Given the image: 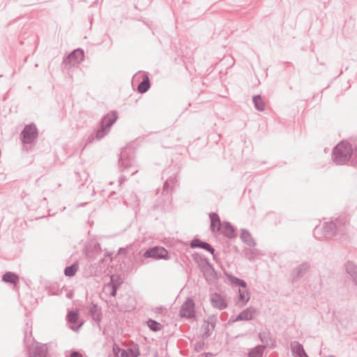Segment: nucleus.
<instances>
[{
  "mask_svg": "<svg viewBox=\"0 0 357 357\" xmlns=\"http://www.w3.org/2000/svg\"><path fill=\"white\" fill-rule=\"evenodd\" d=\"M346 234L347 219L344 216L332 218L331 221L324 222L322 226L317 225L313 230L314 238L319 241L334 236H339L340 241L345 240Z\"/></svg>",
  "mask_w": 357,
  "mask_h": 357,
  "instance_id": "nucleus-1",
  "label": "nucleus"
},
{
  "mask_svg": "<svg viewBox=\"0 0 357 357\" xmlns=\"http://www.w3.org/2000/svg\"><path fill=\"white\" fill-rule=\"evenodd\" d=\"M142 139L143 137H139L121 149L119 158V167L121 172H128L135 167L136 162L135 150Z\"/></svg>",
  "mask_w": 357,
  "mask_h": 357,
  "instance_id": "nucleus-2",
  "label": "nucleus"
},
{
  "mask_svg": "<svg viewBox=\"0 0 357 357\" xmlns=\"http://www.w3.org/2000/svg\"><path fill=\"white\" fill-rule=\"evenodd\" d=\"M352 143L342 139L333 149L331 159L337 165H344L351 163Z\"/></svg>",
  "mask_w": 357,
  "mask_h": 357,
  "instance_id": "nucleus-3",
  "label": "nucleus"
},
{
  "mask_svg": "<svg viewBox=\"0 0 357 357\" xmlns=\"http://www.w3.org/2000/svg\"><path fill=\"white\" fill-rule=\"evenodd\" d=\"M31 337V331L28 335L27 331H25L24 344L26 349V357H46L48 353L47 344L36 342L34 340L29 344Z\"/></svg>",
  "mask_w": 357,
  "mask_h": 357,
  "instance_id": "nucleus-4",
  "label": "nucleus"
},
{
  "mask_svg": "<svg viewBox=\"0 0 357 357\" xmlns=\"http://www.w3.org/2000/svg\"><path fill=\"white\" fill-rule=\"evenodd\" d=\"M172 195L165 194V197H159L152 205L151 210L153 215L158 219L162 214L169 212L172 204Z\"/></svg>",
  "mask_w": 357,
  "mask_h": 357,
  "instance_id": "nucleus-5",
  "label": "nucleus"
},
{
  "mask_svg": "<svg viewBox=\"0 0 357 357\" xmlns=\"http://www.w3.org/2000/svg\"><path fill=\"white\" fill-rule=\"evenodd\" d=\"M179 316L188 319H195L196 317L195 303L191 297H188L181 305Z\"/></svg>",
  "mask_w": 357,
  "mask_h": 357,
  "instance_id": "nucleus-6",
  "label": "nucleus"
},
{
  "mask_svg": "<svg viewBox=\"0 0 357 357\" xmlns=\"http://www.w3.org/2000/svg\"><path fill=\"white\" fill-rule=\"evenodd\" d=\"M118 119L117 112L115 111L111 112L104 116L100 121V128L96 134H107L110 131L112 125Z\"/></svg>",
  "mask_w": 357,
  "mask_h": 357,
  "instance_id": "nucleus-7",
  "label": "nucleus"
},
{
  "mask_svg": "<svg viewBox=\"0 0 357 357\" xmlns=\"http://www.w3.org/2000/svg\"><path fill=\"white\" fill-rule=\"evenodd\" d=\"M143 258L167 260L169 259V255L168 251L165 248L155 246L145 250V252L143 253Z\"/></svg>",
  "mask_w": 357,
  "mask_h": 357,
  "instance_id": "nucleus-8",
  "label": "nucleus"
},
{
  "mask_svg": "<svg viewBox=\"0 0 357 357\" xmlns=\"http://www.w3.org/2000/svg\"><path fill=\"white\" fill-rule=\"evenodd\" d=\"M66 319L69 328L75 332H78L84 324L77 310H68Z\"/></svg>",
  "mask_w": 357,
  "mask_h": 357,
  "instance_id": "nucleus-9",
  "label": "nucleus"
},
{
  "mask_svg": "<svg viewBox=\"0 0 357 357\" xmlns=\"http://www.w3.org/2000/svg\"><path fill=\"white\" fill-rule=\"evenodd\" d=\"M84 52L81 48L74 50L63 59V63L69 67L79 64L84 60Z\"/></svg>",
  "mask_w": 357,
  "mask_h": 357,
  "instance_id": "nucleus-10",
  "label": "nucleus"
},
{
  "mask_svg": "<svg viewBox=\"0 0 357 357\" xmlns=\"http://www.w3.org/2000/svg\"><path fill=\"white\" fill-rule=\"evenodd\" d=\"M310 269V264L307 261L303 262L302 264L293 268L291 272V282H297L307 273Z\"/></svg>",
  "mask_w": 357,
  "mask_h": 357,
  "instance_id": "nucleus-11",
  "label": "nucleus"
},
{
  "mask_svg": "<svg viewBox=\"0 0 357 357\" xmlns=\"http://www.w3.org/2000/svg\"><path fill=\"white\" fill-rule=\"evenodd\" d=\"M87 311L92 321L95 324H96L98 328L100 329V323L102 319V312L101 307L96 303H91L87 306Z\"/></svg>",
  "mask_w": 357,
  "mask_h": 357,
  "instance_id": "nucleus-12",
  "label": "nucleus"
},
{
  "mask_svg": "<svg viewBox=\"0 0 357 357\" xmlns=\"http://www.w3.org/2000/svg\"><path fill=\"white\" fill-rule=\"evenodd\" d=\"M199 271L203 273L206 282H211L218 279V273L211 262H207L206 266L200 265Z\"/></svg>",
  "mask_w": 357,
  "mask_h": 357,
  "instance_id": "nucleus-13",
  "label": "nucleus"
},
{
  "mask_svg": "<svg viewBox=\"0 0 357 357\" xmlns=\"http://www.w3.org/2000/svg\"><path fill=\"white\" fill-rule=\"evenodd\" d=\"M184 245H188V243L182 242ZM189 245L190 248L195 249H204L208 252H214V248L208 242L201 240L198 236H195L192 240L190 242Z\"/></svg>",
  "mask_w": 357,
  "mask_h": 357,
  "instance_id": "nucleus-14",
  "label": "nucleus"
},
{
  "mask_svg": "<svg viewBox=\"0 0 357 357\" xmlns=\"http://www.w3.org/2000/svg\"><path fill=\"white\" fill-rule=\"evenodd\" d=\"M38 137V135H20L22 151H32L37 142Z\"/></svg>",
  "mask_w": 357,
  "mask_h": 357,
  "instance_id": "nucleus-15",
  "label": "nucleus"
},
{
  "mask_svg": "<svg viewBox=\"0 0 357 357\" xmlns=\"http://www.w3.org/2000/svg\"><path fill=\"white\" fill-rule=\"evenodd\" d=\"M211 305L220 310H225L228 306L227 300L219 293H214L210 297Z\"/></svg>",
  "mask_w": 357,
  "mask_h": 357,
  "instance_id": "nucleus-16",
  "label": "nucleus"
},
{
  "mask_svg": "<svg viewBox=\"0 0 357 357\" xmlns=\"http://www.w3.org/2000/svg\"><path fill=\"white\" fill-rule=\"evenodd\" d=\"M228 238H234L237 236V229L228 221H223L221 229L218 231Z\"/></svg>",
  "mask_w": 357,
  "mask_h": 357,
  "instance_id": "nucleus-17",
  "label": "nucleus"
},
{
  "mask_svg": "<svg viewBox=\"0 0 357 357\" xmlns=\"http://www.w3.org/2000/svg\"><path fill=\"white\" fill-rule=\"evenodd\" d=\"M258 314L257 310L252 307L250 306L243 310L237 314V319H240L241 321H252L253 320L256 315Z\"/></svg>",
  "mask_w": 357,
  "mask_h": 357,
  "instance_id": "nucleus-18",
  "label": "nucleus"
},
{
  "mask_svg": "<svg viewBox=\"0 0 357 357\" xmlns=\"http://www.w3.org/2000/svg\"><path fill=\"white\" fill-rule=\"evenodd\" d=\"M240 238L243 243L250 248H255L257 245L255 240L252 236L251 233L247 229H241L240 233Z\"/></svg>",
  "mask_w": 357,
  "mask_h": 357,
  "instance_id": "nucleus-19",
  "label": "nucleus"
},
{
  "mask_svg": "<svg viewBox=\"0 0 357 357\" xmlns=\"http://www.w3.org/2000/svg\"><path fill=\"white\" fill-rule=\"evenodd\" d=\"M211 225L210 229L213 233L218 232L221 229L222 222L220 221V218L217 213L211 212L208 214Z\"/></svg>",
  "mask_w": 357,
  "mask_h": 357,
  "instance_id": "nucleus-20",
  "label": "nucleus"
},
{
  "mask_svg": "<svg viewBox=\"0 0 357 357\" xmlns=\"http://www.w3.org/2000/svg\"><path fill=\"white\" fill-rule=\"evenodd\" d=\"M141 355L139 347L137 344H133L126 349H122L121 357H139Z\"/></svg>",
  "mask_w": 357,
  "mask_h": 357,
  "instance_id": "nucleus-21",
  "label": "nucleus"
},
{
  "mask_svg": "<svg viewBox=\"0 0 357 357\" xmlns=\"http://www.w3.org/2000/svg\"><path fill=\"white\" fill-rule=\"evenodd\" d=\"M345 271L352 279L355 286H357V265L351 261H348L345 265Z\"/></svg>",
  "mask_w": 357,
  "mask_h": 357,
  "instance_id": "nucleus-22",
  "label": "nucleus"
},
{
  "mask_svg": "<svg viewBox=\"0 0 357 357\" xmlns=\"http://www.w3.org/2000/svg\"><path fill=\"white\" fill-rule=\"evenodd\" d=\"M139 199L138 198L137 194L134 192H132L129 195V197L124 199V204L132 208L134 211H137L139 206Z\"/></svg>",
  "mask_w": 357,
  "mask_h": 357,
  "instance_id": "nucleus-23",
  "label": "nucleus"
},
{
  "mask_svg": "<svg viewBox=\"0 0 357 357\" xmlns=\"http://www.w3.org/2000/svg\"><path fill=\"white\" fill-rule=\"evenodd\" d=\"M178 140L179 138H176L175 135H162L161 146L165 149H171L176 145V141Z\"/></svg>",
  "mask_w": 357,
  "mask_h": 357,
  "instance_id": "nucleus-24",
  "label": "nucleus"
},
{
  "mask_svg": "<svg viewBox=\"0 0 357 357\" xmlns=\"http://www.w3.org/2000/svg\"><path fill=\"white\" fill-rule=\"evenodd\" d=\"M266 345L257 344L250 349L247 354V357H263Z\"/></svg>",
  "mask_w": 357,
  "mask_h": 357,
  "instance_id": "nucleus-25",
  "label": "nucleus"
},
{
  "mask_svg": "<svg viewBox=\"0 0 357 357\" xmlns=\"http://www.w3.org/2000/svg\"><path fill=\"white\" fill-rule=\"evenodd\" d=\"M2 281L13 285L19 282V276L14 272L7 271L2 275Z\"/></svg>",
  "mask_w": 357,
  "mask_h": 357,
  "instance_id": "nucleus-26",
  "label": "nucleus"
},
{
  "mask_svg": "<svg viewBox=\"0 0 357 357\" xmlns=\"http://www.w3.org/2000/svg\"><path fill=\"white\" fill-rule=\"evenodd\" d=\"M243 255L249 261H253L259 256L261 255V251L259 249L253 248L250 249L248 248H245L243 250Z\"/></svg>",
  "mask_w": 357,
  "mask_h": 357,
  "instance_id": "nucleus-27",
  "label": "nucleus"
},
{
  "mask_svg": "<svg viewBox=\"0 0 357 357\" xmlns=\"http://www.w3.org/2000/svg\"><path fill=\"white\" fill-rule=\"evenodd\" d=\"M123 283V279L119 274H112L110 276V280L107 284V287H115L119 289Z\"/></svg>",
  "mask_w": 357,
  "mask_h": 357,
  "instance_id": "nucleus-28",
  "label": "nucleus"
},
{
  "mask_svg": "<svg viewBox=\"0 0 357 357\" xmlns=\"http://www.w3.org/2000/svg\"><path fill=\"white\" fill-rule=\"evenodd\" d=\"M151 87V82L149 77L147 75H144L142 82L139 84L137 86V91L140 93H144Z\"/></svg>",
  "mask_w": 357,
  "mask_h": 357,
  "instance_id": "nucleus-29",
  "label": "nucleus"
},
{
  "mask_svg": "<svg viewBox=\"0 0 357 357\" xmlns=\"http://www.w3.org/2000/svg\"><path fill=\"white\" fill-rule=\"evenodd\" d=\"M237 298L239 306H245L248 303L250 298L249 291L247 290L238 289Z\"/></svg>",
  "mask_w": 357,
  "mask_h": 357,
  "instance_id": "nucleus-30",
  "label": "nucleus"
},
{
  "mask_svg": "<svg viewBox=\"0 0 357 357\" xmlns=\"http://www.w3.org/2000/svg\"><path fill=\"white\" fill-rule=\"evenodd\" d=\"M192 257L193 261L197 264L198 268L199 269L200 265H204V266H206L207 262H210L209 259L206 257L204 255L199 253V252H194L192 255Z\"/></svg>",
  "mask_w": 357,
  "mask_h": 357,
  "instance_id": "nucleus-31",
  "label": "nucleus"
},
{
  "mask_svg": "<svg viewBox=\"0 0 357 357\" xmlns=\"http://www.w3.org/2000/svg\"><path fill=\"white\" fill-rule=\"evenodd\" d=\"M79 269V265L77 262H73L70 266H67L64 269V275L67 277L74 276Z\"/></svg>",
  "mask_w": 357,
  "mask_h": 357,
  "instance_id": "nucleus-32",
  "label": "nucleus"
},
{
  "mask_svg": "<svg viewBox=\"0 0 357 357\" xmlns=\"http://www.w3.org/2000/svg\"><path fill=\"white\" fill-rule=\"evenodd\" d=\"M146 325L153 332L160 331L163 328L162 324L153 319H148Z\"/></svg>",
  "mask_w": 357,
  "mask_h": 357,
  "instance_id": "nucleus-33",
  "label": "nucleus"
},
{
  "mask_svg": "<svg viewBox=\"0 0 357 357\" xmlns=\"http://www.w3.org/2000/svg\"><path fill=\"white\" fill-rule=\"evenodd\" d=\"M255 107L260 112L265 109V102L260 95H255L252 97Z\"/></svg>",
  "mask_w": 357,
  "mask_h": 357,
  "instance_id": "nucleus-34",
  "label": "nucleus"
},
{
  "mask_svg": "<svg viewBox=\"0 0 357 357\" xmlns=\"http://www.w3.org/2000/svg\"><path fill=\"white\" fill-rule=\"evenodd\" d=\"M291 351L293 356L299 354V353L305 354L303 346L298 341H293L291 342Z\"/></svg>",
  "mask_w": 357,
  "mask_h": 357,
  "instance_id": "nucleus-35",
  "label": "nucleus"
},
{
  "mask_svg": "<svg viewBox=\"0 0 357 357\" xmlns=\"http://www.w3.org/2000/svg\"><path fill=\"white\" fill-rule=\"evenodd\" d=\"M105 136V135H87V138L84 139L85 143L82 151H83L84 149H86L88 146H89L94 142L100 141Z\"/></svg>",
  "mask_w": 357,
  "mask_h": 357,
  "instance_id": "nucleus-36",
  "label": "nucleus"
},
{
  "mask_svg": "<svg viewBox=\"0 0 357 357\" xmlns=\"http://www.w3.org/2000/svg\"><path fill=\"white\" fill-rule=\"evenodd\" d=\"M175 178H170L169 179H167L166 181H165L163 184L162 191L161 193V196L165 197V194H169L171 195V190L172 188V183L174 182Z\"/></svg>",
  "mask_w": 357,
  "mask_h": 357,
  "instance_id": "nucleus-37",
  "label": "nucleus"
},
{
  "mask_svg": "<svg viewBox=\"0 0 357 357\" xmlns=\"http://www.w3.org/2000/svg\"><path fill=\"white\" fill-rule=\"evenodd\" d=\"M20 134H38L36 126L31 123L24 126Z\"/></svg>",
  "mask_w": 357,
  "mask_h": 357,
  "instance_id": "nucleus-38",
  "label": "nucleus"
},
{
  "mask_svg": "<svg viewBox=\"0 0 357 357\" xmlns=\"http://www.w3.org/2000/svg\"><path fill=\"white\" fill-rule=\"evenodd\" d=\"M258 337L259 340L262 343L261 345H266L267 348L268 345V342L271 338L270 333L265 331L259 332L258 334Z\"/></svg>",
  "mask_w": 357,
  "mask_h": 357,
  "instance_id": "nucleus-39",
  "label": "nucleus"
},
{
  "mask_svg": "<svg viewBox=\"0 0 357 357\" xmlns=\"http://www.w3.org/2000/svg\"><path fill=\"white\" fill-rule=\"evenodd\" d=\"M202 329L204 330V333L202 334V338L207 339L208 338L213 332V330L209 326V324H205L202 326Z\"/></svg>",
  "mask_w": 357,
  "mask_h": 357,
  "instance_id": "nucleus-40",
  "label": "nucleus"
},
{
  "mask_svg": "<svg viewBox=\"0 0 357 357\" xmlns=\"http://www.w3.org/2000/svg\"><path fill=\"white\" fill-rule=\"evenodd\" d=\"M351 165L357 167V143L352 144Z\"/></svg>",
  "mask_w": 357,
  "mask_h": 357,
  "instance_id": "nucleus-41",
  "label": "nucleus"
},
{
  "mask_svg": "<svg viewBox=\"0 0 357 357\" xmlns=\"http://www.w3.org/2000/svg\"><path fill=\"white\" fill-rule=\"evenodd\" d=\"M224 274L226 277L227 281L231 285L234 286L236 283V281L238 278L234 276L231 273L224 271Z\"/></svg>",
  "mask_w": 357,
  "mask_h": 357,
  "instance_id": "nucleus-42",
  "label": "nucleus"
},
{
  "mask_svg": "<svg viewBox=\"0 0 357 357\" xmlns=\"http://www.w3.org/2000/svg\"><path fill=\"white\" fill-rule=\"evenodd\" d=\"M204 340L205 339L202 338V340H200L197 341L194 344V351L195 352L199 353V352H200L202 350H203L204 349V347H205Z\"/></svg>",
  "mask_w": 357,
  "mask_h": 357,
  "instance_id": "nucleus-43",
  "label": "nucleus"
},
{
  "mask_svg": "<svg viewBox=\"0 0 357 357\" xmlns=\"http://www.w3.org/2000/svg\"><path fill=\"white\" fill-rule=\"evenodd\" d=\"M205 324H209L211 330H214L216 326L217 318L215 315L210 316L207 320H204Z\"/></svg>",
  "mask_w": 357,
  "mask_h": 357,
  "instance_id": "nucleus-44",
  "label": "nucleus"
},
{
  "mask_svg": "<svg viewBox=\"0 0 357 357\" xmlns=\"http://www.w3.org/2000/svg\"><path fill=\"white\" fill-rule=\"evenodd\" d=\"M91 252H94V255L100 254L102 252L100 244L98 242H95L93 245V249Z\"/></svg>",
  "mask_w": 357,
  "mask_h": 357,
  "instance_id": "nucleus-45",
  "label": "nucleus"
},
{
  "mask_svg": "<svg viewBox=\"0 0 357 357\" xmlns=\"http://www.w3.org/2000/svg\"><path fill=\"white\" fill-rule=\"evenodd\" d=\"M247 285H248L247 282L244 280L241 279V278H238L237 280L236 281L235 284L234 286V287L246 288Z\"/></svg>",
  "mask_w": 357,
  "mask_h": 357,
  "instance_id": "nucleus-46",
  "label": "nucleus"
},
{
  "mask_svg": "<svg viewBox=\"0 0 357 357\" xmlns=\"http://www.w3.org/2000/svg\"><path fill=\"white\" fill-rule=\"evenodd\" d=\"M112 260V254L106 252L103 259H100L102 263L111 262Z\"/></svg>",
  "mask_w": 357,
  "mask_h": 357,
  "instance_id": "nucleus-47",
  "label": "nucleus"
},
{
  "mask_svg": "<svg viewBox=\"0 0 357 357\" xmlns=\"http://www.w3.org/2000/svg\"><path fill=\"white\" fill-rule=\"evenodd\" d=\"M66 357H83V356L79 351H78L75 349H72L70 351V355Z\"/></svg>",
  "mask_w": 357,
  "mask_h": 357,
  "instance_id": "nucleus-48",
  "label": "nucleus"
},
{
  "mask_svg": "<svg viewBox=\"0 0 357 357\" xmlns=\"http://www.w3.org/2000/svg\"><path fill=\"white\" fill-rule=\"evenodd\" d=\"M109 288L110 289L109 296L112 297H116L117 295V291H118L119 289L115 288V287H109Z\"/></svg>",
  "mask_w": 357,
  "mask_h": 357,
  "instance_id": "nucleus-49",
  "label": "nucleus"
},
{
  "mask_svg": "<svg viewBox=\"0 0 357 357\" xmlns=\"http://www.w3.org/2000/svg\"><path fill=\"white\" fill-rule=\"evenodd\" d=\"M237 321H241V319H237V316H236V317H231L229 319V321H228V322H227V324H228V325H231V324H234V323H235V322H237Z\"/></svg>",
  "mask_w": 357,
  "mask_h": 357,
  "instance_id": "nucleus-50",
  "label": "nucleus"
},
{
  "mask_svg": "<svg viewBox=\"0 0 357 357\" xmlns=\"http://www.w3.org/2000/svg\"><path fill=\"white\" fill-rule=\"evenodd\" d=\"M121 349L120 348V347L115 344L114 346H113V351L115 354H118L119 352L121 353Z\"/></svg>",
  "mask_w": 357,
  "mask_h": 357,
  "instance_id": "nucleus-51",
  "label": "nucleus"
},
{
  "mask_svg": "<svg viewBox=\"0 0 357 357\" xmlns=\"http://www.w3.org/2000/svg\"><path fill=\"white\" fill-rule=\"evenodd\" d=\"M271 342L268 343V347L271 348V349H275L276 347V342H275V340L271 338V340H269Z\"/></svg>",
  "mask_w": 357,
  "mask_h": 357,
  "instance_id": "nucleus-52",
  "label": "nucleus"
},
{
  "mask_svg": "<svg viewBox=\"0 0 357 357\" xmlns=\"http://www.w3.org/2000/svg\"><path fill=\"white\" fill-rule=\"evenodd\" d=\"M214 356V354L212 352H204L201 354L198 357H213Z\"/></svg>",
  "mask_w": 357,
  "mask_h": 357,
  "instance_id": "nucleus-53",
  "label": "nucleus"
},
{
  "mask_svg": "<svg viewBox=\"0 0 357 357\" xmlns=\"http://www.w3.org/2000/svg\"><path fill=\"white\" fill-rule=\"evenodd\" d=\"M127 180V177L124 175H121L119 178V185H121L123 183H124Z\"/></svg>",
  "mask_w": 357,
  "mask_h": 357,
  "instance_id": "nucleus-54",
  "label": "nucleus"
},
{
  "mask_svg": "<svg viewBox=\"0 0 357 357\" xmlns=\"http://www.w3.org/2000/svg\"><path fill=\"white\" fill-rule=\"evenodd\" d=\"M164 310H165V308L163 306H160L155 308V312L158 314H162Z\"/></svg>",
  "mask_w": 357,
  "mask_h": 357,
  "instance_id": "nucleus-55",
  "label": "nucleus"
},
{
  "mask_svg": "<svg viewBox=\"0 0 357 357\" xmlns=\"http://www.w3.org/2000/svg\"><path fill=\"white\" fill-rule=\"evenodd\" d=\"M294 357H309L306 352L305 351V354L303 353H299V354H296L294 356Z\"/></svg>",
  "mask_w": 357,
  "mask_h": 357,
  "instance_id": "nucleus-56",
  "label": "nucleus"
},
{
  "mask_svg": "<svg viewBox=\"0 0 357 357\" xmlns=\"http://www.w3.org/2000/svg\"><path fill=\"white\" fill-rule=\"evenodd\" d=\"M127 252V250L126 248H120L119 250V253H122L123 255H126Z\"/></svg>",
  "mask_w": 357,
  "mask_h": 357,
  "instance_id": "nucleus-57",
  "label": "nucleus"
},
{
  "mask_svg": "<svg viewBox=\"0 0 357 357\" xmlns=\"http://www.w3.org/2000/svg\"><path fill=\"white\" fill-rule=\"evenodd\" d=\"M213 255V260H217L218 255L215 253V250L214 249V252H210Z\"/></svg>",
  "mask_w": 357,
  "mask_h": 357,
  "instance_id": "nucleus-58",
  "label": "nucleus"
},
{
  "mask_svg": "<svg viewBox=\"0 0 357 357\" xmlns=\"http://www.w3.org/2000/svg\"><path fill=\"white\" fill-rule=\"evenodd\" d=\"M73 296V293L72 291H69L66 294V297L68 298H72Z\"/></svg>",
  "mask_w": 357,
  "mask_h": 357,
  "instance_id": "nucleus-59",
  "label": "nucleus"
},
{
  "mask_svg": "<svg viewBox=\"0 0 357 357\" xmlns=\"http://www.w3.org/2000/svg\"><path fill=\"white\" fill-rule=\"evenodd\" d=\"M227 315V312H222L220 314L221 319H223L225 318V317H226Z\"/></svg>",
  "mask_w": 357,
  "mask_h": 357,
  "instance_id": "nucleus-60",
  "label": "nucleus"
},
{
  "mask_svg": "<svg viewBox=\"0 0 357 357\" xmlns=\"http://www.w3.org/2000/svg\"><path fill=\"white\" fill-rule=\"evenodd\" d=\"M82 176H83L84 177H85V182H86V181H87V177H88V176H89V175H88V174H87L86 172H84L82 173Z\"/></svg>",
  "mask_w": 357,
  "mask_h": 357,
  "instance_id": "nucleus-61",
  "label": "nucleus"
},
{
  "mask_svg": "<svg viewBox=\"0 0 357 357\" xmlns=\"http://www.w3.org/2000/svg\"><path fill=\"white\" fill-rule=\"evenodd\" d=\"M137 172V169H135V170L132 171V172H130V176L134 175V174H136Z\"/></svg>",
  "mask_w": 357,
  "mask_h": 357,
  "instance_id": "nucleus-62",
  "label": "nucleus"
},
{
  "mask_svg": "<svg viewBox=\"0 0 357 357\" xmlns=\"http://www.w3.org/2000/svg\"><path fill=\"white\" fill-rule=\"evenodd\" d=\"M86 203H87V202L80 203V204L78 205V206H79V207H80V206H85V205L86 204Z\"/></svg>",
  "mask_w": 357,
  "mask_h": 357,
  "instance_id": "nucleus-63",
  "label": "nucleus"
},
{
  "mask_svg": "<svg viewBox=\"0 0 357 357\" xmlns=\"http://www.w3.org/2000/svg\"><path fill=\"white\" fill-rule=\"evenodd\" d=\"M327 357H335V356H333V355H329V356H328Z\"/></svg>",
  "mask_w": 357,
  "mask_h": 357,
  "instance_id": "nucleus-64",
  "label": "nucleus"
}]
</instances>
